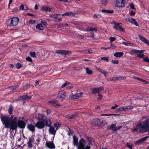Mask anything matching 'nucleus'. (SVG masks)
<instances>
[{"instance_id":"nucleus-1","label":"nucleus","mask_w":149,"mask_h":149,"mask_svg":"<svg viewBox=\"0 0 149 149\" xmlns=\"http://www.w3.org/2000/svg\"><path fill=\"white\" fill-rule=\"evenodd\" d=\"M1 118L2 123L4 125V128H10L12 130H17L18 127L24 129L26 123V122L20 119L17 121V117L13 115L10 117L9 116H1Z\"/></svg>"},{"instance_id":"nucleus-2","label":"nucleus","mask_w":149,"mask_h":149,"mask_svg":"<svg viewBox=\"0 0 149 149\" xmlns=\"http://www.w3.org/2000/svg\"><path fill=\"white\" fill-rule=\"evenodd\" d=\"M138 129H140V132H148L149 134V118H147L141 123H138L133 130L137 132Z\"/></svg>"},{"instance_id":"nucleus-3","label":"nucleus","mask_w":149,"mask_h":149,"mask_svg":"<svg viewBox=\"0 0 149 149\" xmlns=\"http://www.w3.org/2000/svg\"><path fill=\"white\" fill-rule=\"evenodd\" d=\"M38 119L39 120L42 121L45 123V126L49 127L51 125V119L47 118L44 114H39Z\"/></svg>"},{"instance_id":"nucleus-4","label":"nucleus","mask_w":149,"mask_h":149,"mask_svg":"<svg viewBox=\"0 0 149 149\" xmlns=\"http://www.w3.org/2000/svg\"><path fill=\"white\" fill-rule=\"evenodd\" d=\"M19 19L18 17H14L8 20V24L10 26L15 27L18 24Z\"/></svg>"},{"instance_id":"nucleus-5","label":"nucleus","mask_w":149,"mask_h":149,"mask_svg":"<svg viewBox=\"0 0 149 149\" xmlns=\"http://www.w3.org/2000/svg\"><path fill=\"white\" fill-rule=\"evenodd\" d=\"M113 24L115 25V26H113V27L114 29L120 30L122 32H125L124 29L122 27V24L121 23H118L114 21L113 22Z\"/></svg>"},{"instance_id":"nucleus-6","label":"nucleus","mask_w":149,"mask_h":149,"mask_svg":"<svg viewBox=\"0 0 149 149\" xmlns=\"http://www.w3.org/2000/svg\"><path fill=\"white\" fill-rule=\"evenodd\" d=\"M66 95L65 91L63 90L60 91L57 95L58 98L62 101L66 97Z\"/></svg>"},{"instance_id":"nucleus-7","label":"nucleus","mask_w":149,"mask_h":149,"mask_svg":"<svg viewBox=\"0 0 149 149\" xmlns=\"http://www.w3.org/2000/svg\"><path fill=\"white\" fill-rule=\"evenodd\" d=\"M125 3V0H116L115 6L119 8L124 7Z\"/></svg>"},{"instance_id":"nucleus-8","label":"nucleus","mask_w":149,"mask_h":149,"mask_svg":"<svg viewBox=\"0 0 149 149\" xmlns=\"http://www.w3.org/2000/svg\"><path fill=\"white\" fill-rule=\"evenodd\" d=\"M35 136L33 135H32L31 137H29V141L27 144L29 148H30L33 147V143L34 141Z\"/></svg>"},{"instance_id":"nucleus-9","label":"nucleus","mask_w":149,"mask_h":149,"mask_svg":"<svg viewBox=\"0 0 149 149\" xmlns=\"http://www.w3.org/2000/svg\"><path fill=\"white\" fill-rule=\"evenodd\" d=\"M82 94L83 93L81 92L74 95H70L69 96L70 99L72 100L79 98L81 97Z\"/></svg>"},{"instance_id":"nucleus-10","label":"nucleus","mask_w":149,"mask_h":149,"mask_svg":"<svg viewBox=\"0 0 149 149\" xmlns=\"http://www.w3.org/2000/svg\"><path fill=\"white\" fill-rule=\"evenodd\" d=\"M56 52L57 54L65 56L72 54L71 51L63 50H57Z\"/></svg>"},{"instance_id":"nucleus-11","label":"nucleus","mask_w":149,"mask_h":149,"mask_svg":"<svg viewBox=\"0 0 149 149\" xmlns=\"http://www.w3.org/2000/svg\"><path fill=\"white\" fill-rule=\"evenodd\" d=\"M85 140L83 138H81L79 140V145L77 146L78 149H81L85 147V144H86Z\"/></svg>"},{"instance_id":"nucleus-12","label":"nucleus","mask_w":149,"mask_h":149,"mask_svg":"<svg viewBox=\"0 0 149 149\" xmlns=\"http://www.w3.org/2000/svg\"><path fill=\"white\" fill-rule=\"evenodd\" d=\"M104 88L103 87L93 88L91 90V91L93 94H95L96 93H98V94L100 92L103 90Z\"/></svg>"},{"instance_id":"nucleus-13","label":"nucleus","mask_w":149,"mask_h":149,"mask_svg":"<svg viewBox=\"0 0 149 149\" xmlns=\"http://www.w3.org/2000/svg\"><path fill=\"white\" fill-rule=\"evenodd\" d=\"M35 126L38 129H42L45 127V123L42 121L40 120H40H39L36 123Z\"/></svg>"},{"instance_id":"nucleus-14","label":"nucleus","mask_w":149,"mask_h":149,"mask_svg":"<svg viewBox=\"0 0 149 149\" xmlns=\"http://www.w3.org/2000/svg\"><path fill=\"white\" fill-rule=\"evenodd\" d=\"M45 146L50 149H54L55 148V146L53 141H49L46 142Z\"/></svg>"},{"instance_id":"nucleus-15","label":"nucleus","mask_w":149,"mask_h":149,"mask_svg":"<svg viewBox=\"0 0 149 149\" xmlns=\"http://www.w3.org/2000/svg\"><path fill=\"white\" fill-rule=\"evenodd\" d=\"M31 97L28 96L27 95H24L22 96L19 97L18 98L19 100H27L31 99Z\"/></svg>"},{"instance_id":"nucleus-16","label":"nucleus","mask_w":149,"mask_h":149,"mask_svg":"<svg viewBox=\"0 0 149 149\" xmlns=\"http://www.w3.org/2000/svg\"><path fill=\"white\" fill-rule=\"evenodd\" d=\"M35 126L32 123L28 124L26 127L30 131L33 132L35 131Z\"/></svg>"},{"instance_id":"nucleus-17","label":"nucleus","mask_w":149,"mask_h":149,"mask_svg":"<svg viewBox=\"0 0 149 149\" xmlns=\"http://www.w3.org/2000/svg\"><path fill=\"white\" fill-rule=\"evenodd\" d=\"M79 138L76 136L74 135L73 137V145L74 146L77 147L79 145Z\"/></svg>"},{"instance_id":"nucleus-18","label":"nucleus","mask_w":149,"mask_h":149,"mask_svg":"<svg viewBox=\"0 0 149 149\" xmlns=\"http://www.w3.org/2000/svg\"><path fill=\"white\" fill-rule=\"evenodd\" d=\"M86 141L88 142V145L89 146L91 145L92 146L93 145L92 143L95 141V140L93 138L88 136L86 137Z\"/></svg>"},{"instance_id":"nucleus-19","label":"nucleus","mask_w":149,"mask_h":149,"mask_svg":"<svg viewBox=\"0 0 149 149\" xmlns=\"http://www.w3.org/2000/svg\"><path fill=\"white\" fill-rule=\"evenodd\" d=\"M138 37L143 42L149 45V41L144 37L140 35H139Z\"/></svg>"},{"instance_id":"nucleus-20","label":"nucleus","mask_w":149,"mask_h":149,"mask_svg":"<svg viewBox=\"0 0 149 149\" xmlns=\"http://www.w3.org/2000/svg\"><path fill=\"white\" fill-rule=\"evenodd\" d=\"M77 13L72 12H67L64 13L62 15V16H66L69 17L75 16Z\"/></svg>"},{"instance_id":"nucleus-21","label":"nucleus","mask_w":149,"mask_h":149,"mask_svg":"<svg viewBox=\"0 0 149 149\" xmlns=\"http://www.w3.org/2000/svg\"><path fill=\"white\" fill-rule=\"evenodd\" d=\"M145 51V50H137L135 49H133L130 52L131 54H136L138 53H143Z\"/></svg>"},{"instance_id":"nucleus-22","label":"nucleus","mask_w":149,"mask_h":149,"mask_svg":"<svg viewBox=\"0 0 149 149\" xmlns=\"http://www.w3.org/2000/svg\"><path fill=\"white\" fill-rule=\"evenodd\" d=\"M148 137L149 136H147L139 139L135 141V144L138 145L139 143H142L143 141H146Z\"/></svg>"},{"instance_id":"nucleus-23","label":"nucleus","mask_w":149,"mask_h":149,"mask_svg":"<svg viewBox=\"0 0 149 149\" xmlns=\"http://www.w3.org/2000/svg\"><path fill=\"white\" fill-rule=\"evenodd\" d=\"M50 127L49 130V131L50 133L53 135H55L56 133V130H55V128L53 126H49Z\"/></svg>"},{"instance_id":"nucleus-24","label":"nucleus","mask_w":149,"mask_h":149,"mask_svg":"<svg viewBox=\"0 0 149 149\" xmlns=\"http://www.w3.org/2000/svg\"><path fill=\"white\" fill-rule=\"evenodd\" d=\"M100 121V119L98 118H94L93 120V124L95 125H97L98 127Z\"/></svg>"},{"instance_id":"nucleus-25","label":"nucleus","mask_w":149,"mask_h":149,"mask_svg":"<svg viewBox=\"0 0 149 149\" xmlns=\"http://www.w3.org/2000/svg\"><path fill=\"white\" fill-rule=\"evenodd\" d=\"M123 53L122 52H116L114 53V56L116 57H120L123 55Z\"/></svg>"},{"instance_id":"nucleus-26","label":"nucleus","mask_w":149,"mask_h":149,"mask_svg":"<svg viewBox=\"0 0 149 149\" xmlns=\"http://www.w3.org/2000/svg\"><path fill=\"white\" fill-rule=\"evenodd\" d=\"M52 9V8H50L48 7H45L44 6H42L41 8V10H42V11H45L46 12L51 11Z\"/></svg>"},{"instance_id":"nucleus-27","label":"nucleus","mask_w":149,"mask_h":149,"mask_svg":"<svg viewBox=\"0 0 149 149\" xmlns=\"http://www.w3.org/2000/svg\"><path fill=\"white\" fill-rule=\"evenodd\" d=\"M96 69L98 71L103 74L105 77L107 76V73L106 71L104 70L101 68H96Z\"/></svg>"},{"instance_id":"nucleus-28","label":"nucleus","mask_w":149,"mask_h":149,"mask_svg":"<svg viewBox=\"0 0 149 149\" xmlns=\"http://www.w3.org/2000/svg\"><path fill=\"white\" fill-rule=\"evenodd\" d=\"M107 123L105 120H102L101 122H100L98 127H103L105 125H107Z\"/></svg>"},{"instance_id":"nucleus-29","label":"nucleus","mask_w":149,"mask_h":149,"mask_svg":"<svg viewBox=\"0 0 149 149\" xmlns=\"http://www.w3.org/2000/svg\"><path fill=\"white\" fill-rule=\"evenodd\" d=\"M57 100H54L53 101H50L49 102V103L51 105L54 106H56V104L57 103Z\"/></svg>"},{"instance_id":"nucleus-30","label":"nucleus","mask_w":149,"mask_h":149,"mask_svg":"<svg viewBox=\"0 0 149 149\" xmlns=\"http://www.w3.org/2000/svg\"><path fill=\"white\" fill-rule=\"evenodd\" d=\"M60 15V14H52L49 15V17L50 18H53L56 19L57 18V17H58V15Z\"/></svg>"},{"instance_id":"nucleus-31","label":"nucleus","mask_w":149,"mask_h":149,"mask_svg":"<svg viewBox=\"0 0 149 149\" xmlns=\"http://www.w3.org/2000/svg\"><path fill=\"white\" fill-rule=\"evenodd\" d=\"M36 29L40 30H43L44 29L43 26L40 24H38L36 26Z\"/></svg>"},{"instance_id":"nucleus-32","label":"nucleus","mask_w":149,"mask_h":149,"mask_svg":"<svg viewBox=\"0 0 149 149\" xmlns=\"http://www.w3.org/2000/svg\"><path fill=\"white\" fill-rule=\"evenodd\" d=\"M86 30L88 31H96L97 28L95 27L93 28L91 27H88L86 28Z\"/></svg>"},{"instance_id":"nucleus-33","label":"nucleus","mask_w":149,"mask_h":149,"mask_svg":"<svg viewBox=\"0 0 149 149\" xmlns=\"http://www.w3.org/2000/svg\"><path fill=\"white\" fill-rule=\"evenodd\" d=\"M101 11L102 13H109L112 14L114 12V11L113 10H101Z\"/></svg>"},{"instance_id":"nucleus-34","label":"nucleus","mask_w":149,"mask_h":149,"mask_svg":"<svg viewBox=\"0 0 149 149\" xmlns=\"http://www.w3.org/2000/svg\"><path fill=\"white\" fill-rule=\"evenodd\" d=\"M78 115L77 113H74L71 115V116H68L67 117V118L69 119H72L75 118Z\"/></svg>"},{"instance_id":"nucleus-35","label":"nucleus","mask_w":149,"mask_h":149,"mask_svg":"<svg viewBox=\"0 0 149 149\" xmlns=\"http://www.w3.org/2000/svg\"><path fill=\"white\" fill-rule=\"evenodd\" d=\"M116 80H125L126 79V78L125 77L120 76L119 77H116Z\"/></svg>"},{"instance_id":"nucleus-36","label":"nucleus","mask_w":149,"mask_h":149,"mask_svg":"<svg viewBox=\"0 0 149 149\" xmlns=\"http://www.w3.org/2000/svg\"><path fill=\"white\" fill-rule=\"evenodd\" d=\"M19 86V85H17L15 86H10L8 87V88L12 91H14Z\"/></svg>"},{"instance_id":"nucleus-37","label":"nucleus","mask_w":149,"mask_h":149,"mask_svg":"<svg viewBox=\"0 0 149 149\" xmlns=\"http://www.w3.org/2000/svg\"><path fill=\"white\" fill-rule=\"evenodd\" d=\"M116 124H112L110 126H109L108 128V129H110L112 131H113V130L115 129L116 127Z\"/></svg>"},{"instance_id":"nucleus-38","label":"nucleus","mask_w":149,"mask_h":149,"mask_svg":"<svg viewBox=\"0 0 149 149\" xmlns=\"http://www.w3.org/2000/svg\"><path fill=\"white\" fill-rule=\"evenodd\" d=\"M125 111L128 110H131L133 109V107L132 106H128L126 107H125Z\"/></svg>"},{"instance_id":"nucleus-39","label":"nucleus","mask_w":149,"mask_h":149,"mask_svg":"<svg viewBox=\"0 0 149 149\" xmlns=\"http://www.w3.org/2000/svg\"><path fill=\"white\" fill-rule=\"evenodd\" d=\"M13 106L11 105L9 106V108L8 110V112L10 115H11L13 113Z\"/></svg>"},{"instance_id":"nucleus-40","label":"nucleus","mask_w":149,"mask_h":149,"mask_svg":"<svg viewBox=\"0 0 149 149\" xmlns=\"http://www.w3.org/2000/svg\"><path fill=\"white\" fill-rule=\"evenodd\" d=\"M101 3L102 5L106 6L108 3V1L107 0H101Z\"/></svg>"},{"instance_id":"nucleus-41","label":"nucleus","mask_w":149,"mask_h":149,"mask_svg":"<svg viewBox=\"0 0 149 149\" xmlns=\"http://www.w3.org/2000/svg\"><path fill=\"white\" fill-rule=\"evenodd\" d=\"M116 77H112L111 78H109L107 79V81H115L116 80Z\"/></svg>"},{"instance_id":"nucleus-42","label":"nucleus","mask_w":149,"mask_h":149,"mask_svg":"<svg viewBox=\"0 0 149 149\" xmlns=\"http://www.w3.org/2000/svg\"><path fill=\"white\" fill-rule=\"evenodd\" d=\"M132 23H131L135 25L136 26H138V24L137 23V22L136 19H134L133 18V19L132 20Z\"/></svg>"},{"instance_id":"nucleus-43","label":"nucleus","mask_w":149,"mask_h":149,"mask_svg":"<svg viewBox=\"0 0 149 149\" xmlns=\"http://www.w3.org/2000/svg\"><path fill=\"white\" fill-rule=\"evenodd\" d=\"M36 53L34 52H30V56L32 57H36Z\"/></svg>"},{"instance_id":"nucleus-44","label":"nucleus","mask_w":149,"mask_h":149,"mask_svg":"<svg viewBox=\"0 0 149 149\" xmlns=\"http://www.w3.org/2000/svg\"><path fill=\"white\" fill-rule=\"evenodd\" d=\"M125 107H123L118 108L117 110L118 111H125Z\"/></svg>"},{"instance_id":"nucleus-45","label":"nucleus","mask_w":149,"mask_h":149,"mask_svg":"<svg viewBox=\"0 0 149 149\" xmlns=\"http://www.w3.org/2000/svg\"><path fill=\"white\" fill-rule=\"evenodd\" d=\"M101 59L102 60L106 61L107 62H108L109 60V57H101Z\"/></svg>"},{"instance_id":"nucleus-46","label":"nucleus","mask_w":149,"mask_h":149,"mask_svg":"<svg viewBox=\"0 0 149 149\" xmlns=\"http://www.w3.org/2000/svg\"><path fill=\"white\" fill-rule=\"evenodd\" d=\"M133 19V18H126V21L130 22V23H132V20Z\"/></svg>"},{"instance_id":"nucleus-47","label":"nucleus","mask_w":149,"mask_h":149,"mask_svg":"<svg viewBox=\"0 0 149 149\" xmlns=\"http://www.w3.org/2000/svg\"><path fill=\"white\" fill-rule=\"evenodd\" d=\"M87 73L89 74H90L92 73V71L90 70L88 68H87L86 69Z\"/></svg>"},{"instance_id":"nucleus-48","label":"nucleus","mask_w":149,"mask_h":149,"mask_svg":"<svg viewBox=\"0 0 149 149\" xmlns=\"http://www.w3.org/2000/svg\"><path fill=\"white\" fill-rule=\"evenodd\" d=\"M137 56L140 58H142L145 57V56L143 54H139L137 55Z\"/></svg>"},{"instance_id":"nucleus-49","label":"nucleus","mask_w":149,"mask_h":149,"mask_svg":"<svg viewBox=\"0 0 149 149\" xmlns=\"http://www.w3.org/2000/svg\"><path fill=\"white\" fill-rule=\"evenodd\" d=\"M116 38L115 37L110 36L109 38V40L110 42H113L116 40Z\"/></svg>"},{"instance_id":"nucleus-50","label":"nucleus","mask_w":149,"mask_h":149,"mask_svg":"<svg viewBox=\"0 0 149 149\" xmlns=\"http://www.w3.org/2000/svg\"><path fill=\"white\" fill-rule=\"evenodd\" d=\"M16 67L17 69H19L22 67V65L20 63H17L16 65Z\"/></svg>"},{"instance_id":"nucleus-51","label":"nucleus","mask_w":149,"mask_h":149,"mask_svg":"<svg viewBox=\"0 0 149 149\" xmlns=\"http://www.w3.org/2000/svg\"><path fill=\"white\" fill-rule=\"evenodd\" d=\"M98 96V97L97 98V100H98L99 101L102 99L103 96L100 93H99Z\"/></svg>"},{"instance_id":"nucleus-52","label":"nucleus","mask_w":149,"mask_h":149,"mask_svg":"<svg viewBox=\"0 0 149 149\" xmlns=\"http://www.w3.org/2000/svg\"><path fill=\"white\" fill-rule=\"evenodd\" d=\"M111 63L113 64H118L119 63V61L118 60H112L111 61Z\"/></svg>"},{"instance_id":"nucleus-53","label":"nucleus","mask_w":149,"mask_h":149,"mask_svg":"<svg viewBox=\"0 0 149 149\" xmlns=\"http://www.w3.org/2000/svg\"><path fill=\"white\" fill-rule=\"evenodd\" d=\"M134 78L135 79H137V80H139L140 81H141V82H143L144 80H143L141 79L138 77H134Z\"/></svg>"},{"instance_id":"nucleus-54","label":"nucleus","mask_w":149,"mask_h":149,"mask_svg":"<svg viewBox=\"0 0 149 149\" xmlns=\"http://www.w3.org/2000/svg\"><path fill=\"white\" fill-rule=\"evenodd\" d=\"M41 24L45 26H46L47 24V22L45 20H42L41 21Z\"/></svg>"},{"instance_id":"nucleus-55","label":"nucleus","mask_w":149,"mask_h":149,"mask_svg":"<svg viewBox=\"0 0 149 149\" xmlns=\"http://www.w3.org/2000/svg\"><path fill=\"white\" fill-rule=\"evenodd\" d=\"M26 60L27 61H29L30 62H32L33 61L32 59V58L30 57H28L26 58Z\"/></svg>"},{"instance_id":"nucleus-56","label":"nucleus","mask_w":149,"mask_h":149,"mask_svg":"<svg viewBox=\"0 0 149 149\" xmlns=\"http://www.w3.org/2000/svg\"><path fill=\"white\" fill-rule=\"evenodd\" d=\"M122 127V126H121L116 127V128L115 129L113 130V131H115L116 130H118L120 129Z\"/></svg>"},{"instance_id":"nucleus-57","label":"nucleus","mask_w":149,"mask_h":149,"mask_svg":"<svg viewBox=\"0 0 149 149\" xmlns=\"http://www.w3.org/2000/svg\"><path fill=\"white\" fill-rule=\"evenodd\" d=\"M143 61L149 63V58H148V56H146L143 59Z\"/></svg>"},{"instance_id":"nucleus-58","label":"nucleus","mask_w":149,"mask_h":149,"mask_svg":"<svg viewBox=\"0 0 149 149\" xmlns=\"http://www.w3.org/2000/svg\"><path fill=\"white\" fill-rule=\"evenodd\" d=\"M61 125V124L60 123H55L54 124V126L55 127H60Z\"/></svg>"},{"instance_id":"nucleus-59","label":"nucleus","mask_w":149,"mask_h":149,"mask_svg":"<svg viewBox=\"0 0 149 149\" xmlns=\"http://www.w3.org/2000/svg\"><path fill=\"white\" fill-rule=\"evenodd\" d=\"M62 18L60 17L59 18L57 17V18L55 20L57 22H60L62 21Z\"/></svg>"},{"instance_id":"nucleus-60","label":"nucleus","mask_w":149,"mask_h":149,"mask_svg":"<svg viewBox=\"0 0 149 149\" xmlns=\"http://www.w3.org/2000/svg\"><path fill=\"white\" fill-rule=\"evenodd\" d=\"M130 6L131 9L134 10H136V8L134 7V6L133 3H131L130 4Z\"/></svg>"},{"instance_id":"nucleus-61","label":"nucleus","mask_w":149,"mask_h":149,"mask_svg":"<svg viewBox=\"0 0 149 149\" xmlns=\"http://www.w3.org/2000/svg\"><path fill=\"white\" fill-rule=\"evenodd\" d=\"M24 5H21L19 7V10H23L24 9Z\"/></svg>"},{"instance_id":"nucleus-62","label":"nucleus","mask_w":149,"mask_h":149,"mask_svg":"<svg viewBox=\"0 0 149 149\" xmlns=\"http://www.w3.org/2000/svg\"><path fill=\"white\" fill-rule=\"evenodd\" d=\"M19 10L16 7L14 8L12 10V12L13 13H15L17 11H18Z\"/></svg>"},{"instance_id":"nucleus-63","label":"nucleus","mask_w":149,"mask_h":149,"mask_svg":"<svg viewBox=\"0 0 149 149\" xmlns=\"http://www.w3.org/2000/svg\"><path fill=\"white\" fill-rule=\"evenodd\" d=\"M68 84H69L68 82H65L64 84L61 86V87L62 88H63L66 86Z\"/></svg>"},{"instance_id":"nucleus-64","label":"nucleus","mask_w":149,"mask_h":149,"mask_svg":"<svg viewBox=\"0 0 149 149\" xmlns=\"http://www.w3.org/2000/svg\"><path fill=\"white\" fill-rule=\"evenodd\" d=\"M126 146L128 148L130 149H132V146L129 145L128 143H127L126 145Z\"/></svg>"}]
</instances>
